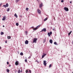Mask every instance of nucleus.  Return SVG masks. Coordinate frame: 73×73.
Wrapping results in <instances>:
<instances>
[{"instance_id": "f257e3e1", "label": "nucleus", "mask_w": 73, "mask_h": 73, "mask_svg": "<svg viewBox=\"0 0 73 73\" xmlns=\"http://www.w3.org/2000/svg\"><path fill=\"white\" fill-rule=\"evenodd\" d=\"M41 26V25H39L37 26L36 28H33V30L34 31H36V30H37V29H38V28H40V27Z\"/></svg>"}, {"instance_id": "f03ea898", "label": "nucleus", "mask_w": 73, "mask_h": 73, "mask_svg": "<svg viewBox=\"0 0 73 73\" xmlns=\"http://www.w3.org/2000/svg\"><path fill=\"white\" fill-rule=\"evenodd\" d=\"M37 40V38H34L33 40V42H36Z\"/></svg>"}, {"instance_id": "7ed1b4c3", "label": "nucleus", "mask_w": 73, "mask_h": 73, "mask_svg": "<svg viewBox=\"0 0 73 73\" xmlns=\"http://www.w3.org/2000/svg\"><path fill=\"white\" fill-rule=\"evenodd\" d=\"M52 34V31L50 32V33H48V36L49 37L50 36V35Z\"/></svg>"}, {"instance_id": "20e7f679", "label": "nucleus", "mask_w": 73, "mask_h": 73, "mask_svg": "<svg viewBox=\"0 0 73 73\" xmlns=\"http://www.w3.org/2000/svg\"><path fill=\"white\" fill-rule=\"evenodd\" d=\"M46 29L45 28H44L42 30L41 32H46Z\"/></svg>"}, {"instance_id": "39448f33", "label": "nucleus", "mask_w": 73, "mask_h": 73, "mask_svg": "<svg viewBox=\"0 0 73 73\" xmlns=\"http://www.w3.org/2000/svg\"><path fill=\"white\" fill-rule=\"evenodd\" d=\"M43 3H41V4L39 5V8H41L42 7V6H43Z\"/></svg>"}, {"instance_id": "423d86ee", "label": "nucleus", "mask_w": 73, "mask_h": 73, "mask_svg": "<svg viewBox=\"0 0 73 73\" xmlns=\"http://www.w3.org/2000/svg\"><path fill=\"white\" fill-rule=\"evenodd\" d=\"M46 61L45 60H44L43 61V64L44 65V66H46V65L47 64L46 63Z\"/></svg>"}, {"instance_id": "0eeeda50", "label": "nucleus", "mask_w": 73, "mask_h": 73, "mask_svg": "<svg viewBox=\"0 0 73 73\" xmlns=\"http://www.w3.org/2000/svg\"><path fill=\"white\" fill-rule=\"evenodd\" d=\"M64 9L66 11H69V9H68V8L66 7H64Z\"/></svg>"}, {"instance_id": "6e6552de", "label": "nucleus", "mask_w": 73, "mask_h": 73, "mask_svg": "<svg viewBox=\"0 0 73 73\" xmlns=\"http://www.w3.org/2000/svg\"><path fill=\"white\" fill-rule=\"evenodd\" d=\"M37 12L39 14H41V11L39 9H38Z\"/></svg>"}, {"instance_id": "1a4fd4ad", "label": "nucleus", "mask_w": 73, "mask_h": 73, "mask_svg": "<svg viewBox=\"0 0 73 73\" xmlns=\"http://www.w3.org/2000/svg\"><path fill=\"white\" fill-rule=\"evenodd\" d=\"M29 41L28 40H26L25 42V44H28Z\"/></svg>"}, {"instance_id": "9d476101", "label": "nucleus", "mask_w": 73, "mask_h": 73, "mask_svg": "<svg viewBox=\"0 0 73 73\" xmlns=\"http://www.w3.org/2000/svg\"><path fill=\"white\" fill-rule=\"evenodd\" d=\"M19 61H17L15 62V64L16 65H19Z\"/></svg>"}, {"instance_id": "9b49d317", "label": "nucleus", "mask_w": 73, "mask_h": 73, "mask_svg": "<svg viewBox=\"0 0 73 73\" xmlns=\"http://www.w3.org/2000/svg\"><path fill=\"white\" fill-rule=\"evenodd\" d=\"M49 42L50 44H52L53 43V40L52 39H50Z\"/></svg>"}, {"instance_id": "f8f14e48", "label": "nucleus", "mask_w": 73, "mask_h": 73, "mask_svg": "<svg viewBox=\"0 0 73 73\" xmlns=\"http://www.w3.org/2000/svg\"><path fill=\"white\" fill-rule=\"evenodd\" d=\"M46 54L42 55V58H44V57H45V56H46Z\"/></svg>"}, {"instance_id": "ddd939ff", "label": "nucleus", "mask_w": 73, "mask_h": 73, "mask_svg": "<svg viewBox=\"0 0 73 73\" xmlns=\"http://www.w3.org/2000/svg\"><path fill=\"white\" fill-rule=\"evenodd\" d=\"M5 20V17H4L2 19V20L3 21V20Z\"/></svg>"}, {"instance_id": "4468645a", "label": "nucleus", "mask_w": 73, "mask_h": 73, "mask_svg": "<svg viewBox=\"0 0 73 73\" xmlns=\"http://www.w3.org/2000/svg\"><path fill=\"white\" fill-rule=\"evenodd\" d=\"M72 31H71L70 32V33H68V36H70V35L71 34V33H72Z\"/></svg>"}, {"instance_id": "2eb2a0df", "label": "nucleus", "mask_w": 73, "mask_h": 73, "mask_svg": "<svg viewBox=\"0 0 73 73\" xmlns=\"http://www.w3.org/2000/svg\"><path fill=\"white\" fill-rule=\"evenodd\" d=\"M14 16H15V17H16V18H17V14H15L14 15Z\"/></svg>"}, {"instance_id": "dca6fc26", "label": "nucleus", "mask_w": 73, "mask_h": 73, "mask_svg": "<svg viewBox=\"0 0 73 73\" xmlns=\"http://www.w3.org/2000/svg\"><path fill=\"white\" fill-rule=\"evenodd\" d=\"M6 71L8 73H9V70L7 69L6 70Z\"/></svg>"}, {"instance_id": "f3484780", "label": "nucleus", "mask_w": 73, "mask_h": 73, "mask_svg": "<svg viewBox=\"0 0 73 73\" xmlns=\"http://www.w3.org/2000/svg\"><path fill=\"white\" fill-rule=\"evenodd\" d=\"M48 20V18H46L44 19V21H46V20Z\"/></svg>"}, {"instance_id": "a211bd4d", "label": "nucleus", "mask_w": 73, "mask_h": 73, "mask_svg": "<svg viewBox=\"0 0 73 73\" xmlns=\"http://www.w3.org/2000/svg\"><path fill=\"white\" fill-rule=\"evenodd\" d=\"M6 7H8V6H9V5H8V3H6Z\"/></svg>"}, {"instance_id": "6ab92c4d", "label": "nucleus", "mask_w": 73, "mask_h": 73, "mask_svg": "<svg viewBox=\"0 0 73 73\" xmlns=\"http://www.w3.org/2000/svg\"><path fill=\"white\" fill-rule=\"evenodd\" d=\"M18 73H20V69H19V70H18Z\"/></svg>"}, {"instance_id": "aec40b11", "label": "nucleus", "mask_w": 73, "mask_h": 73, "mask_svg": "<svg viewBox=\"0 0 73 73\" xmlns=\"http://www.w3.org/2000/svg\"><path fill=\"white\" fill-rule=\"evenodd\" d=\"M20 54L21 56H23V53L21 52Z\"/></svg>"}, {"instance_id": "412c9836", "label": "nucleus", "mask_w": 73, "mask_h": 73, "mask_svg": "<svg viewBox=\"0 0 73 73\" xmlns=\"http://www.w3.org/2000/svg\"><path fill=\"white\" fill-rule=\"evenodd\" d=\"M1 35H4V33H3V32H1Z\"/></svg>"}, {"instance_id": "4be33fe9", "label": "nucleus", "mask_w": 73, "mask_h": 73, "mask_svg": "<svg viewBox=\"0 0 73 73\" xmlns=\"http://www.w3.org/2000/svg\"><path fill=\"white\" fill-rule=\"evenodd\" d=\"M9 9H10L9 8H8L7 9V12H9Z\"/></svg>"}, {"instance_id": "5701e85b", "label": "nucleus", "mask_w": 73, "mask_h": 73, "mask_svg": "<svg viewBox=\"0 0 73 73\" xmlns=\"http://www.w3.org/2000/svg\"><path fill=\"white\" fill-rule=\"evenodd\" d=\"M16 25L17 26H19V23H16Z\"/></svg>"}, {"instance_id": "b1692460", "label": "nucleus", "mask_w": 73, "mask_h": 73, "mask_svg": "<svg viewBox=\"0 0 73 73\" xmlns=\"http://www.w3.org/2000/svg\"><path fill=\"white\" fill-rule=\"evenodd\" d=\"M46 41V38H45L44 40V41H43V42H45Z\"/></svg>"}, {"instance_id": "393cba45", "label": "nucleus", "mask_w": 73, "mask_h": 73, "mask_svg": "<svg viewBox=\"0 0 73 73\" xmlns=\"http://www.w3.org/2000/svg\"><path fill=\"white\" fill-rule=\"evenodd\" d=\"M26 11H28V10H29V9L28 8H27L26 9Z\"/></svg>"}, {"instance_id": "a878e982", "label": "nucleus", "mask_w": 73, "mask_h": 73, "mask_svg": "<svg viewBox=\"0 0 73 73\" xmlns=\"http://www.w3.org/2000/svg\"><path fill=\"white\" fill-rule=\"evenodd\" d=\"M7 38L9 39H10L11 38V36H8Z\"/></svg>"}, {"instance_id": "bb28decb", "label": "nucleus", "mask_w": 73, "mask_h": 73, "mask_svg": "<svg viewBox=\"0 0 73 73\" xmlns=\"http://www.w3.org/2000/svg\"><path fill=\"white\" fill-rule=\"evenodd\" d=\"M3 7H5V8H6V7H7V6H6V5H3Z\"/></svg>"}, {"instance_id": "cd10ccee", "label": "nucleus", "mask_w": 73, "mask_h": 73, "mask_svg": "<svg viewBox=\"0 0 73 73\" xmlns=\"http://www.w3.org/2000/svg\"><path fill=\"white\" fill-rule=\"evenodd\" d=\"M51 66H52V64H50L49 66V68H51Z\"/></svg>"}, {"instance_id": "c85d7f7f", "label": "nucleus", "mask_w": 73, "mask_h": 73, "mask_svg": "<svg viewBox=\"0 0 73 73\" xmlns=\"http://www.w3.org/2000/svg\"><path fill=\"white\" fill-rule=\"evenodd\" d=\"M54 44L55 45H57V43L56 42H54Z\"/></svg>"}, {"instance_id": "c756f323", "label": "nucleus", "mask_w": 73, "mask_h": 73, "mask_svg": "<svg viewBox=\"0 0 73 73\" xmlns=\"http://www.w3.org/2000/svg\"><path fill=\"white\" fill-rule=\"evenodd\" d=\"M25 62H27V59H25Z\"/></svg>"}, {"instance_id": "7c9ffc66", "label": "nucleus", "mask_w": 73, "mask_h": 73, "mask_svg": "<svg viewBox=\"0 0 73 73\" xmlns=\"http://www.w3.org/2000/svg\"><path fill=\"white\" fill-rule=\"evenodd\" d=\"M20 1V0H16V2L17 3V2H19Z\"/></svg>"}, {"instance_id": "2f4dec72", "label": "nucleus", "mask_w": 73, "mask_h": 73, "mask_svg": "<svg viewBox=\"0 0 73 73\" xmlns=\"http://www.w3.org/2000/svg\"><path fill=\"white\" fill-rule=\"evenodd\" d=\"M28 70H26V73H28Z\"/></svg>"}, {"instance_id": "473e14b6", "label": "nucleus", "mask_w": 73, "mask_h": 73, "mask_svg": "<svg viewBox=\"0 0 73 73\" xmlns=\"http://www.w3.org/2000/svg\"><path fill=\"white\" fill-rule=\"evenodd\" d=\"M61 3H64V0H62L61 1Z\"/></svg>"}, {"instance_id": "72a5a7b5", "label": "nucleus", "mask_w": 73, "mask_h": 73, "mask_svg": "<svg viewBox=\"0 0 73 73\" xmlns=\"http://www.w3.org/2000/svg\"><path fill=\"white\" fill-rule=\"evenodd\" d=\"M53 31H54L55 30V28L54 27L53 28V29H52Z\"/></svg>"}, {"instance_id": "f704fd0d", "label": "nucleus", "mask_w": 73, "mask_h": 73, "mask_svg": "<svg viewBox=\"0 0 73 73\" xmlns=\"http://www.w3.org/2000/svg\"><path fill=\"white\" fill-rule=\"evenodd\" d=\"M25 32L26 35H27V34L28 33V32L27 31H25Z\"/></svg>"}, {"instance_id": "c9c22d12", "label": "nucleus", "mask_w": 73, "mask_h": 73, "mask_svg": "<svg viewBox=\"0 0 73 73\" xmlns=\"http://www.w3.org/2000/svg\"><path fill=\"white\" fill-rule=\"evenodd\" d=\"M7 65H8V64H9V62H7Z\"/></svg>"}, {"instance_id": "e433bc0d", "label": "nucleus", "mask_w": 73, "mask_h": 73, "mask_svg": "<svg viewBox=\"0 0 73 73\" xmlns=\"http://www.w3.org/2000/svg\"><path fill=\"white\" fill-rule=\"evenodd\" d=\"M35 62H38V61H37V60H36L35 61Z\"/></svg>"}, {"instance_id": "4c0bfd02", "label": "nucleus", "mask_w": 73, "mask_h": 73, "mask_svg": "<svg viewBox=\"0 0 73 73\" xmlns=\"http://www.w3.org/2000/svg\"><path fill=\"white\" fill-rule=\"evenodd\" d=\"M5 43H7V41L6 40L5 41Z\"/></svg>"}, {"instance_id": "58836bf2", "label": "nucleus", "mask_w": 73, "mask_h": 73, "mask_svg": "<svg viewBox=\"0 0 73 73\" xmlns=\"http://www.w3.org/2000/svg\"><path fill=\"white\" fill-rule=\"evenodd\" d=\"M29 72H30V73H31V70H29Z\"/></svg>"}, {"instance_id": "ea45409f", "label": "nucleus", "mask_w": 73, "mask_h": 73, "mask_svg": "<svg viewBox=\"0 0 73 73\" xmlns=\"http://www.w3.org/2000/svg\"><path fill=\"white\" fill-rule=\"evenodd\" d=\"M9 67H11V65L9 64Z\"/></svg>"}, {"instance_id": "a19ab883", "label": "nucleus", "mask_w": 73, "mask_h": 73, "mask_svg": "<svg viewBox=\"0 0 73 73\" xmlns=\"http://www.w3.org/2000/svg\"><path fill=\"white\" fill-rule=\"evenodd\" d=\"M70 4H72V1L70 2Z\"/></svg>"}, {"instance_id": "79ce46f5", "label": "nucleus", "mask_w": 73, "mask_h": 73, "mask_svg": "<svg viewBox=\"0 0 73 73\" xmlns=\"http://www.w3.org/2000/svg\"><path fill=\"white\" fill-rule=\"evenodd\" d=\"M31 58V57L29 56V58Z\"/></svg>"}, {"instance_id": "37998d69", "label": "nucleus", "mask_w": 73, "mask_h": 73, "mask_svg": "<svg viewBox=\"0 0 73 73\" xmlns=\"http://www.w3.org/2000/svg\"><path fill=\"white\" fill-rule=\"evenodd\" d=\"M2 4V3H1V4H0V6H1V5Z\"/></svg>"}, {"instance_id": "c03bdc74", "label": "nucleus", "mask_w": 73, "mask_h": 73, "mask_svg": "<svg viewBox=\"0 0 73 73\" xmlns=\"http://www.w3.org/2000/svg\"><path fill=\"white\" fill-rule=\"evenodd\" d=\"M20 17H22V15H20Z\"/></svg>"}, {"instance_id": "a18cd8bd", "label": "nucleus", "mask_w": 73, "mask_h": 73, "mask_svg": "<svg viewBox=\"0 0 73 73\" xmlns=\"http://www.w3.org/2000/svg\"><path fill=\"white\" fill-rule=\"evenodd\" d=\"M3 27H5V26H4V25H3Z\"/></svg>"}, {"instance_id": "49530a36", "label": "nucleus", "mask_w": 73, "mask_h": 73, "mask_svg": "<svg viewBox=\"0 0 73 73\" xmlns=\"http://www.w3.org/2000/svg\"><path fill=\"white\" fill-rule=\"evenodd\" d=\"M21 72H22V70H21Z\"/></svg>"}, {"instance_id": "de8ad7c7", "label": "nucleus", "mask_w": 73, "mask_h": 73, "mask_svg": "<svg viewBox=\"0 0 73 73\" xmlns=\"http://www.w3.org/2000/svg\"><path fill=\"white\" fill-rule=\"evenodd\" d=\"M1 46H0V49H1Z\"/></svg>"}, {"instance_id": "09e8293b", "label": "nucleus", "mask_w": 73, "mask_h": 73, "mask_svg": "<svg viewBox=\"0 0 73 73\" xmlns=\"http://www.w3.org/2000/svg\"><path fill=\"white\" fill-rule=\"evenodd\" d=\"M32 28H34V27H32Z\"/></svg>"}, {"instance_id": "8fccbe9b", "label": "nucleus", "mask_w": 73, "mask_h": 73, "mask_svg": "<svg viewBox=\"0 0 73 73\" xmlns=\"http://www.w3.org/2000/svg\"><path fill=\"white\" fill-rule=\"evenodd\" d=\"M0 17H1V15H0Z\"/></svg>"}, {"instance_id": "3c124183", "label": "nucleus", "mask_w": 73, "mask_h": 73, "mask_svg": "<svg viewBox=\"0 0 73 73\" xmlns=\"http://www.w3.org/2000/svg\"><path fill=\"white\" fill-rule=\"evenodd\" d=\"M37 1H38V0H37Z\"/></svg>"}]
</instances>
